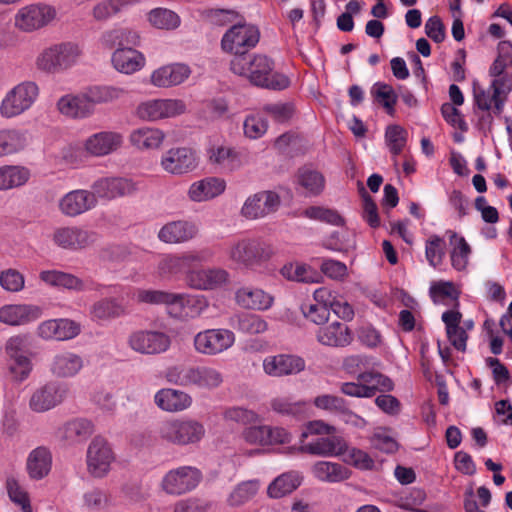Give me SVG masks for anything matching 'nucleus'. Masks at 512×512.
Listing matches in <instances>:
<instances>
[{
  "instance_id": "1",
  "label": "nucleus",
  "mask_w": 512,
  "mask_h": 512,
  "mask_svg": "<svg viewBox=\"0 0 512 512\" xmlns=\"http://www.w3.org/2000/svg\"><path fill=\"white\" fill-rule=\"evenodd\" d=\"M274 61L266 55L254 54L253 56H237L231 60V71L243 76L255 86L283 90L290 85L289 78L274 71Z\"/></svg>"
},
{
  "instance_id": "2",
  "label": "nucleus",
  "mask_w": 512,
  "mask_h": 512,
  "mask_svg": "<svg viewBox=\"0 0 512 512\" xmlns=\"http://www.w3.org/2000/svg\"><path fill=\"white\" fill-rule=\"evenodd\" d=\"M205 434L204 424L189 417L165 419L156 428L160 441L180 447L197 445Z\"/></svg>"
},
{
  "instance_id": "3",
  "label": "nucleus",
  "mask_w": 512,
  "mask_h": 512,
  "mask_svg": "<svg viewBox=\"0 0 512 512\" xmlns=\"http://www.w3.org/2000/svg\"><path fill=\"white\" fill-rule=\"evenodd\" d=\"M83 51L73 42H61L43 48L35 57L34 66L45 74H57L77 64Z\"/></svg>"
},
{
  "instance_id": "4",
  "label": "nucleus",
  "mask_w": 512,
  "mask_h": 512,
  "mask_svg": "<svg viewBox=\"0 0 512 512\" xmlns=\"http://www.w3.org/2000/svg\"><path fill=\"white\" fill-rule=\"evenodd\" d=\"M274 254L273 247L257 238L233 240L226 249L228 260L240 267L252 268L268 261Z\"/></svg>"
},
{
  "instance_id": "5",
  "label": "nucleus",
  "mask_w": 512,
  "mask_h": 512,
  "mask_svg": "<svg viewBox=\"0 0 512 512\" xmlns=\"http://www.w3.org/2000/svg\"><path fill=\"white\" fill-rule=\"evenodd\" d=\"M40 88L35 81L19 82L6 92L0 102V116L4 119L16 118L36 103Z\"/></svg>"
},
{
  "instance_id": "6",
  "label": "nucleus",
  "mask_w": 512,
  "mask_h": 512,
  "mask_svg": "<svg viewBox=\"0 0 512 512\" xmlns=\"http://www.w3.org/2000/svg\"><path fill=\"white\" fill-rule=\"evenodd\" d=\"M55 7L45 3H31L16 10L13 27L22 33H34L48 25L56 18Z\"/></svg>"
},
{
  "instance_id": "7",
  "label": "nucleus",
  "mask_w": 512,
  "mask_h": 512,
  "mask_svg": "<svg viewBox=\"0 0 512 512\" xmlns=\"http://www.w3.org/2000/svg\"><path fill=\"white\" fill-rule=\"evenodd\" d=\"M236 341L235 333L226 328H209L196 333L193 348L196 353L213 357L232 348Z\"/></svg>"
},
{
  "instance_id": "8",
  "label": "nucleus",
  "mask_w": 512,
  "mask_h": 512,
  "mask_svg": "<svg viewBox=\"0 0 512 512\" xmlns=\"http://www.w3.org/2000/svg\"><path fill=\"white\" fill-rule=\"evenodd\" d=\"M260 39L258 28L251 24H237L229 28L221 39L223 51L237 56H245Z\"/></svg>"
},
{
  "instance_id": "9",
  "label": "nucleus",
  "mask_w": 512,
  "mask_h": 512,
  "mask_svg": "<svg viewBox=\"0 0 512 512\" xmlns=\"http://www.w3.org/2000/svg\"><path fill=\"white\" fill-rule=\"evenodd\" d=\"M202 480L201 471L194 466H179L169 470L160 482L168 495L180 496L194 490Z\"/></svg>"
},
{
  "instance_id": "10",
  "label": "nucleus",
  "mask_w": 512,
  "mask_h": 512,
  "mask_svg": "<svg viewBox=\"0 0 512 512\" xmlns=\"http://www.w3.org/2000/svg\"><path fill=\"white\" fill-rule=\"evenodd\" d=\"M114 460L115 455L108 441L102 436H95L86 451L88 473L94 478H104L110 472Z\"/></svg>"
},
{
  "instance_id": "11",
  "label": "nucleus",
  "mask_w": 512,
  "mask_h": 512,
  "mask_svg": "<svg viewBox=\"0 0 512 512\" xmlns=\"http://www.w3.org/2000/svg\"><path fill=\"white\" fill-rule=\"evenodd\" d=\"M128 345L137 353L155 355L166 352L171 345V339L161 331L138 330L129 335Z\"/></svg>"
},
{
  "instance_id": "12",
  "label": "nucleus",
  "mask_w": 512,
  "mask_h": 512,
  "mask_svg": "<svg viewBox=\"0 0 512 512\" xmlns=\"http://www.w3.org/2000/svg\"><path fill=\"white\" fill-rule=\"evenodd\" d=\"M68 387L65 384L49 381L35 389L29 399V408L36 413L47 412L66 398Z\"/></svg>"
},
{
  "instance_id": "13",
  "label": "nucleus",
  "mask_w": 512,
  "mask_h": 512,
  "mask_svg": "<svg viewBox=\"0 0 512 512\" xmlns=\"http://www.w3.org/2000/svg\"><path fill=\"white\" fill-rule=\"evenodd\" d=\"M140 189L139 182L125 177H106L95 181L92 185V193L98 198L113 200L136 194Z\"/></svg>"
},
{
  "instance_id": "14",
  "label": "nucleus",
  "mask_w": 512,
  "mask_h": 512,
  "mask_svg": "<svg viewBox=\"0 0 512 512\" xmlns=\"http://www.w3.org/2000/svg\"><path fill=\"white\" fill-rule=\"evenodd\" d=\"M186 284L195 290L210 291L227 285L230 281V274L227 270L219 267H208L190 270L186 274Z\"/></svg>"
},
{
  "instance_id": "15",
  "label": "nucleus",
  "mask_w": 512,
  "mask_h": 512,
  "mask_svg": "<svg viewBox=\"0 0 512 512\" xmlns=\"http://www.w3.org/2000/svg\"><path fill=\"white\" fill-rule=\"evenodd\" d=\"M279 206L280 197L276 192L260 191L245 200L241 215L251 220L260 219L275 212Z\"/></svg>"
},
{
  "instance_id": "16",
  "label": "nucleus",
  "mask_w": 512,
  "mask_h": 512,
  "mask_svg": "<svg viewBox=\"0 0 512 512\" xmlns=\"http://www.w3.org/2000/svg\"><path fill=\"white\" fill-rule=\"evenodd\" d=\"M263 371L270 377L280 378L302 372L306 363L302 357L292 354L269 355L262 363Z\"/></svg>"
},
{
  "instance_id": "17",
  "label": "nucleus",
  "mask_w": 512,
  "mask_h": 512,
  "mask_svg": "<svg viewBox=\"0 0 512 512\" xmlns=\"http://www.w3.org/2000/svg\"><path fill=\"white\" fill-rule=\"evenodd\" d=\"M124 137L116 131H100L87 137L83 142L84 151L94 157L114 153L123 145Z\"/></svg>"
},
{
  "instance_id": "18",
  "label": "nucleus",
  "mask_w": 512,
  "mask_h": 512,
  "mask_svg": "<svg viewBox=\"0 0 512 512\" xmlns=\"http://www.w3.org/2000/svg\"><path fill=\"white\" fill-rule=\"evenodd\" d=\"M196 153L187 147L167 150L161 157L160 165L164 171L173 175H181L197 167Z\"/></svg>"
},
{
  "instance_id": "19",
  "label": "nucleus",
  "mask_w": 512,
  "mask_h": 512,
  "mask_svg": "<svg viewBox=\"0 0 512 512\" xmlns=\"http://www.w3.org/2000/svg\"><path fill=\"white\" fill-rule=\"evenodd\" d=\"M81 326L68 318L49 319L41 322L36 330L37 335L44 340L66 341L77 337Z\"/></svg>"
},
{
  "instance_id": "20",
  "label": "nucleus",
  "mask_w": 512,
  "mask_h": 512,
  "mask_svg": "<svg viewBox=\"0 0 512 512\" xmlns=\"http://www.w3.org/2000/svg\"><path fill=\"white\" fill-rule=\"evenodd\" d=\"M96 205L95 194L85 189H77L62 196L58 208L63 215L76 217L92 210Z\"/></svg>"
},
{
  "instance_id": "21",
  "label": "nucleus",
  "mask_w": 512,
  "mask_h": 512,
  "mask_svg": "<svg viewBox=\"0 0 512 512\" xmlns=\"http://www.w3.org/2000/svg\"><path fill=\"white\" fill-rule=\"evenodd\" d=\"M96 240L95 233L77 226L59 227L53 233V242L68 250L83 249Z\"/></svg>"
},
{
  "instance_id": "22",
  "label": "nucleus",
  "mask_w": 512,
  "mask_h": 512,
  "mask_svg": "<svg viewBox=\"0 0 512 512\" xmlns=\"http://www.w3.org/2000/svg\"><path fill=\"white\" fill-rule=\"evenodd\" d=\"M199 227L189 220H175L164 224L158 231V239L166 244H182L197 237Z\"/></svg>"
},
{
  "instance_id": "23",
  "label": "nucleus",
  "mask_w": 512,
  "mask_h": 512,
  "mask_svg": "<svg viewBox=\"0 0 512 512\" xmlns=\"http://www.w3.org/2000/svg\"><path fill=\"white\" fill-rule=\"evenodd\" d=\"M43 314L35 304H6L0 307V322L9 326H23L38 320Z\"/></svg>"
},
{
  "instance_id": "24",
  "label": "nucleus",
  "mask_w": 512,
  "mask_h": 512,
  "mask_svg": "<svg viewBox=\"0 0 512 512\" xmlns=\"http://www.w3.org/2000/svg\"><path fill=\"white\" fill-rule=\"evenodd\" d=\"M190 67L184 63H172L155 69L150 83L158 88H170L185 82L191 75Z\"/></svg>"
},
{
  "instance_id": "25",
  "label": "nucleus",
  "mask_w": 512,
  "mask_h": 512,
  "mask_svg": "<svg viewBox=\"0 0 512 512\" xmlns=\"http://www.w3.org/2000/svg\"><path fill=\"white\" fill-rule=\"evenodd\" d=\"M235 301L244 309L266 311L273 306L274 297L261 288L242 286L235 292Z\"/></svg>"
},
{
  "instance_id": "26",
  "label": "nucleus",
  "mask_w": 512,
  "mask_h": 512,
  "mask_svg": "<svg viewBox=\"0 0 512 512\" xmlns=\"http://www.w3.org/2000/svg\"><path fill=\"white\" fill-rule=\"evenodd\" d=\"M226 181L223 178L210 176L193 182L187 191L192 202L210 201L224 193Z\"/></svg>"
},
{
  "instance_id": "27",
  "label": "nucleus",
  "mask_w": 512,
  "mask_h": 512,
  "mask_svg": "<svg viewBox=\"0 0 512 512\" xmlns=\"http://www.w3.org/2000/svg\"><path fill=\"white\" fill-rule=\"evenodd\" d=\"M154 403L162 411L177 413L189 409L192 406L193 399L185 391L162 388L155 393Z\"/></svg>"
},
{
  "instance_id": "28",
  "label": "nucleus",
  "mask_w": 512,
  "mask_h": 512,
  "mask_svg": "<svg viewBox=\"0 0 512 512\" xmlns=\"http://www.w3.org/2000/svg\"><path fill=\"white\" fill-rule=\"evenodd\" d=\"M347 449V442L342 436L330 435L319 437L301 446L304 453L319 457L340 456Z\"/></svg>"
},
{
  "instance_id": "29",
  "label": "nucleus",
  "mask_w": 512,
  "mask_h": 512,
  "mask_svg": "<svg viewBox=\"0 0 512 512\" xmlns=\"http://www.w3.org/2000/svg\"><path fill=\"white\" fill-rule=\"evenodd\" d=\"M112 66L120 73L133 74L146 64L144 54L132 47H118L111 55Z\"/></svg>"
},
{
  "instance_id": "30",
  "label": "nucleus",
  "mask_w": 512,
  "mask_h": 512,
  "mask_svg": "<svg viewBox=\"0 0 512 512\" xmlns=\"http://www.w3.org/2000/svg\"><path fill=\"white\" fill-rule=\"evenodd\" d=\"M172 316L177 318L201 316L209 307V301L204 295L176 293Z\"/></svg>"
},
{
  "instance_id": "31",
  "label": "nucleus",
  "mask_w": 512,
  "mask_h": 512,
  "mask_svg": "<svg viewBox=\"0 0 512 512\" xmlns=\"http://www.w3.org/2000/svg\"><path fill=\"white\" fill-rule=\"evenodd\" d=\"M83 358L71 351L56 353L50 363V372L57 378H71L76 376L83 368Z\"/></svg>"
},
{
  "instance_id": "32",
  "label": "nucleus",
  "mask_w": 512,
  "mask_h": 512,
  "mask_svg": "<svg viewBox=\"0 0 512 512\" xmlns=\"http://www.w3.org/2000/svg\"><path fill=\"white\" fill-rule=\"evenodd\" d=\"M94 432V424L84 418L67 421L57 429V437L70 445L84 442Z\"/></svg>"
},
{
  "instance_id": "33",
  "label": "nucleus",
  "mask_w": 512,
  "mask_h": 512,
  "mask_svg": "<svg viewBox=\"0 0 512 512\" xmlns=\"http://www.w3.org/2000/svg\"><path fill=\"white\" fill-rule=\"evenodd\" d=\"M56 107L62 115L71 119L82 120L93 115V109L83 92L63 95L58 99Z\"/></svg>"
},
{
  "instance_id": "34",
  "label": "nucleus",
  "mask_w": 512,
  "mask_h": 512,
  "mask_svg": "<svg viewBox=\"0 0 512 512\" xmlns=\"http://www.w3.org/2000/svg\"><path fill=\"white\" fill-rule=\"evenodd\" d=\"M30 143L27 130L19 128L0 129V158L24 151Z\"/></svg>"
},
{
  "instance_id": "35",
  "label": "nucleus",
  "mask_w": 512,
  "mask_h": 512,
  "mask_svg": "<svg viewBox=\"0 0 512 512\" xmlns=\"http://www.w3.org/2000/svg\"><path fill=\"white\" fill-rule=\"evenodd\" d=\"M166 134L163 130L156 127L143 126L134 129L129 134L130 144L139 151H151L159 149Z\"/></svg>"
},
{
  "instance_id": "36",
  "label": "nucleus",
  "mask_w": 512,
  "mask_h": 512,
  "mask_svg": "<svg viewBox=\"0 0 512 512\" xmlns=\"http://www.w3.org/2000/svg\"><path fill=\"white\" fill-rule=\"evenodd\" d=\"M51 451L44 446L33 449L26 460V471L32 480H41L49 475L52 469Z\"/></svg>"
},
{
  "instance_id": "37",
  "label": "nucleus",
  "mask_w": 512,
  "mask_h": 512,
  "mask_svg": "<svg viewBox=\"0 0 512 512\" xmlns=\"http://www.w3.org/2000/svg\"><path fill=\"white\" fill-rule=\"evenodd\" d=\"M317 341L329 347H345L352 341V334L345 323L334 321L321 327L316 334Z\"/></svg>"
},
{
  "instance_id": "38",
  "label": "nucleus",
  "mask_w": 512,
  "mask_h": 512,
  "mask_svg": "<svg viewBox=\"0 0 512 512\" xmlns=\"http://www.w3.org/2000/svg\"><path fill=\"white\" fill-rule=\"evenodd\" d=\"M31 178V170L20 164L0 166V191H9L25 186Z\"/></svg>"
},
{
  "instance_id": "39",
  "label": "nucleus",
  "mask_w": 512,
  "mask_h": 512,
  "mask_svg": "<svg viewBox=\"0 0 512 512\" xmlns=\"http://www.w3.org/2000/svg\"><path fill=\"white\" fill-rule=\"evenodd\" d=\"M441 318L445 324L447 338L451 345L458 351H465L468 335L466 330L460 326L461 313L456 310H447Z\"/></svg>"
},
{
  "instance_id": "40",
  "label": "nucleus",
  "mask_w": 512,
  "mask_h": 512,
  "mask_svg": "<svg viewBox=\"0 0 512 512\" xmlns=\"http://www.w3.org/2000/svg\"><path fill=\"white\" fill-rule=\"evenodd\" d=\"M39 278L46 285L58 289H67L70 291H84L85 282L77 276L59 270H44L39 274Z\"/></svg>"
},
{
  "instance_id": "41",
  "label": "nucleus",
  "mask_w": 512,
  "mask_h": 512,
  "mask_svg": "<svg viewBox=\"0 0 512 512\" xmlns=\"http://www.w3.org/2000/svg\"><path fill=\"white\" fill-rule=\"evenodd\" d=\"M311 471L317 480L326 483H339L351 476V471L347 467L330 461H317Z\"/></svg>"
},
{
  "instance_id": "42",
  "label": "nucleus",
  "mask_w": 512,
  "mask_h": 512,
  "mask_svg": "<svg viewBox=\"0 0 512 512\" xmlns=\"http://www.w3.org/2000/svg\"><path fill=\"white\" fill-rule=\"evenodd\" d=\"M89 106L95 113V106L117 101L127 95V90L116 86H91L82 91Z\"/></svg>"
},
{
  "instance_id": "43",
  "label": "nucleus",
  "mask_w": 512,
  "mask_h": 512,
  "mask_svg": "<svg viewBox=\"0 0 512 512\" xmlns=\"http://www.w3.org/2000/svg\"><path fill=\"white\" fill-rule=\"evenodd\" d=\"M224 382V376L220 370L211 366H192L191 386L200 389L214 390Z\"/></svg>"
},
{
  "instance_id": "44",
  "label": "nucleus",
  "mask_w": 512,
  "mask_h": 512,
  "mask_svg": "<svg viewBox=\"0 0 512 512\" xmlns=\"http://www.w3.org/2000/svg\"><path fill=\"white\" fill-rule=\"evenodd\" d=\"M140 1L141 0H101L93 6L92 16L99 22L108 21L115 15L139 4Z\"/></svg>"
},
{
  "instance_id": "45",
  "label": "nucleus",
  "mask_w": 512,
  "mask_h": 512,
  "mask_svg": "<svg viewBox=\"0 0 512 512\" xmlns=\"http://www.w3.org/2000/svg\"><path fill=\"white\" fill-rule=\"evenodd\" d=\"M124 313V307L114 298H104L96 301L89 309L90 318L98 323L120 317Z\"/></svg>"
},
{
  "instance_id": "46",
  "label": "nucleus",
  "mask_w": 512,
  "mask_h": 512,
  "mask_svg": "<svg viewBox=\"0 0 512 512\" xmlns=\"http://www.w3.org/2000/svg\"><path fill=\"white\" fill-rule=\"evenodd\" d=\"M176 293L156 290V289H137L133 292V299L138 303L149 305H165L169 314H173Z\"/></svg>"
},
{
  "instance_id": "47",
  "label": "nucleus",
  "mask_w": 512,
  "mask_h": 512,
  "mask_svg": "<svg viewBox=\"0 0 512 512\" xmlns=\"http://www.w3.org/2000/svg\"><path fill=\"white\" fill-rule=\"evenodd\" d=\"M270 408L273 412L287 417L304 416L307 410V402L293 400L287 396H276L270 400Z\"/></svg>"
},
{
  "instance_id": "48",
  "label": "nucleus",
  "mask_w": 512,
  "mask_h": 512,
  "mask_svg": "<svg viewBox=\"0 0 512 512\" xmlns=\"http://www.w3.org/2000/svg\"><path fill=\"white\" fill-rule=\"evenodd\" d=\"M209 160L227 170L233 171L241 166L239 154L226 145H213L210 147Z\"/></svg>"
},
{
  "instance_id": "49",
  "label": "nucleus",
  "mask_w": 512,
  "mask_h": 512,
  "mask_svg": "<svg viewBox=\"0 0 512 512\" xmlns=\"http://www.w3.org/2000/svg\"><path fill=\"white\" fill-rule=\"evenodd\" d=\"M447 234L449 235L450 244L452 245V266L458 271L465 270L471 253L470 246L466 240L456 232L448 231Z\"/></svg>"
},
{
  "instance_id": "50",
  "label": "nucleus",
  "mask_w": 512,
  "mask_h": 512,
  "mask_svg": "<svg viewBox=\"0 0 512 512\" xmlns=\"http://www.w3.org/2000/svg\"><path fill=\"white\" fill-rule=\"evenodd\" d=\"M232 326L248 335L263 334L268 330V323L256 314H240L232 319Z\"/></svg>"
},
{
  "instance_id": "51",
  "label": "nucleus",
  "mask_w": 512,
  "mask_h": 512,
  "mask_svg": "<svg viewBox=\"0 0 512 512\" xmlns=\"http://www.w3.org/2000/svg\"><path fill=\"white\" fill-rule=\"evenodd\" d=\"M281 274L288 280L303 283H318L322 276L311 266L302 263H291L281 269Z\"/></svg>"
},
{
  "instance_id": "52",
  "label": "nucleus",
  "mask_w": 512,
  "mask_h": 512,
  "mask_svg": "<svg viewBox=\"0 0 512 512\" xmlns=\"http://www.w3.org/2000/svg\"><path fill=\"white\" fill-rule=\"evenodd\" d=\"M301 476L296 472L284 473L270 483L267 493L271 498H281L298 488Z\"/></svg>"
},
{
  "instance_id": "53",
  "label": "nucleus",
  "mask_w": 512,
  "mask_h": 512,
  "mask_svg": "<svg viewBox=\"0 0 512 512\" xmlns=\"http://www.w3.org/2000/svg\"><path fill=\"white\" fill-rule=\"evenodd\" d=\"M151 26L160 30H174L180 26L178 14L167 8H155L147 14Z\"/></svg>"
},
{
  "instance_id": "54",
  "label": "nucleus",
  "mask_w": 512,
  "mask_h": 512,
  "mask_svg": "<svg viewBox=\"0 0 512 512\" xmlns=\"http://www.w3.org/2000/svg\"><path fill=\"white\" fill-rule=\"evenodd\" d=\"M297 181L307 195H318L323 191L325 186L323 175L316 170L306 167L299 169Z\"/></svg>"
},
{
  "instance_id": "55",
  "label": "nucleus",
  "mask_w": 512,
  "mask_h": 512,
  "mask_svg": "<svg viewBox=\"0 0 512 512\" xmlns=\"http://www.w3.org/2000/svg\"><path fill=\"white\" fill-rule=\"evenodd\" d=\"M268 126V121L261 112H252L244 118L243 134L248 139L256 140L266 134Z\"/></svg>"
},
{
  "instance_id": "56",
  "label": "nucleus",
  "mask_w": 512,
  "mask_h": 512,
  "mask_svg": "<svg viewBox=\"0 0 512 512\" xmlns=\"http://www.w3.org/2000/svg\"><path fill=\"white\" fill-rule=\"evenodd\" d=\"M490 89L494 92L495 113L500 114L503 111L508 95L512 91V75L494 77L491 81Z\"/></svg>"
},
{
  "instance_id": "57",
  "label": "nucleus",
  "mask_w": 512,
  "mask_h": 512,
  "mask_svg": "<svg viewBox=\"0 0 512 512\" xmlns=\"http://www.w3.org/2000/svg\"><path fill=\"white\" fill-rule=\"evenodd\" d=\"M259 488L258 480L243 481L232 490L228 497V503L231 506H241L250 501L257 494Z\"/></svg>"
},
{
  "instance_id": "58",
  "label": "nucleus",
  "mask_w": 512,
  "mask_h": 512,
  "mask_svg": "<svg viewBox=\"0 0 512 512\" xmlns=\"http://www.w3.org/2000/svg\"><path fill=\"white\" fill-rule=\"evenodd\" d=\"M445 241L438 235L430 236L425 243V256L428 263L436 268L443 262L445 256Z\"/></svg>"
},
{
  "instance_id": "59",
  "label": "nucleus",
  "mask_w": 512,
  "mask_h": 512,
  "mask_svg": "<svg viewBox=\"0 0 512 512\" xmlns=\"http://www.w3.org/2000/svg\"><path fill=\"white\" fill-rule=\"evenodd\" d=\"M357 380L365 382L372 388L373 396L377 392H390L394 389L393 381L386 375L377 372H363L357 376Z\"/></svg>"
},
{
  "instance_id": "60",
  "label": "nucleus",
  "mask_w": 512,
  "mask_h": 512,
  "mask_svg": "<svg viewBox=\"0 0 512 512\" xmlns=\"http://www.w3.org/2000/svg\"><path fill=\"white\" fill-rule=\"evenodd\" d=\"M223 417L226 421L235 422L247 427L260 421V415L257 412L240 406L227 408L223 413Z\"/></svg>"
},
{
  "instance_id": "61",
  "label": "nucleus",
  "mask_w": 512,
  "mask_h": 512,
  "mask_svg": "<svg viewBox=\"0 0 512 512\" xmlns=\"http://www.w3.org/2000/svg\"><path fill=\"white\" fill-rule=\"evenodd\" d=\"M371 94L379 103L383 105L389 115L394 114V106L397 101V96L392 86L377 82L372 86Z\"/></svg>"
},
{
  "instance_id": "62",
  "label": "nucleus",
  "mask_w": 512,
  "mask_h": 512,
  "mask_svg": "<svg viewBox=\"0 0 512 512\" xmlns=\"http://www.w3.org/2000/svg\"><path fill=\"white\" fill-rule=\"evenodd\" d=\"M407 131L400 125H390L385 131V141L393 155L402 152L407 143Z\"/></svg>"
},
{
  "instance_id": "63",
  "label": "nucleus",
  "mask_w": 512,
  "mask_h": 512,
  "mask_svg": "<svg viewBox=\"0 0 512 512\" xmlns=\"http://www.w3.org/2000/svg\"><path fill=\"white\" fill-rule=\"evenodd\" d=\"M6 488L13 503L18 505L23 512H32L29 495L15 478L9 477L7 479Z\"/></svg>"
},
{
  "instance_id": "64",
  "label": "nucleus",
  "mask_w": 512,
  "mask_h": 512,
  "mask_svg": "<svg viewBox=\"0 0 512 512\" xmlns=\"http://www.w3.org/2000/svg\"><path fill=\"white\" fill-rule=\"evenodd\" d=\"M303 215L311 220L325 222L335 226L344 224L343 218L335 210L320 206H311L303 211Z\"/></svg>"
}]
</instances>
